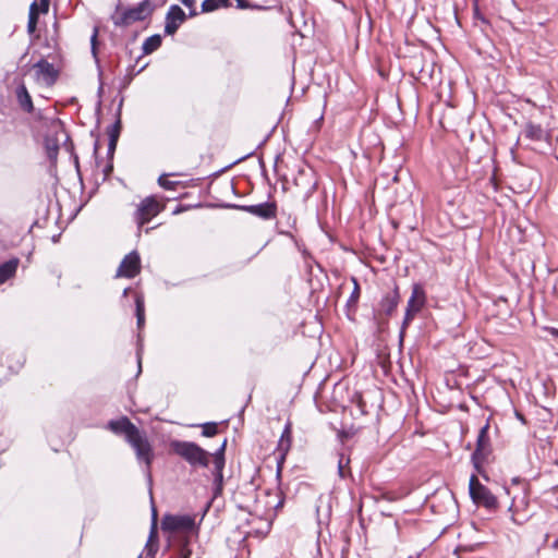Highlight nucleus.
<instances>
[{"label": "nucleus", "mask_w": 558, "mask_h": 558, "mask_svg": "<svg viewBox=\"0 0 558 558\" xmlns=\"http://www.w3.org/2000/svg\"><path fill=\"white\" fill-rule=\"evenodd\" d=\"M34 69L38 77L47 85H52L58 78V71L54 69L53 64L45 59H40L35 63Z\"/></svg>", "instance_id": "nucleus-16"}, {"label": "nucleus", "mask_w": 558, "mask_h": 558, "mask_svg": "<svg viewBox=\"0 0 558 558\" xmlns=\"http://www.w3.org/2000/svg\"><path fill=\"white\" fill-rule=\"evenodd\" d=\"M119 135H120V122L118 121L116 124L111 125V128L109 130L108 155L110 156V158H112V156L114 154Z\"/></svg>", "instance_id": "nucleus-20"}, {"label": "nucleus", "mask_w": 558, "mask_h": 558, "mask_svg": "<svg viewBox=\"0 0 558 558\" xmlns=\"http://www.w3.org/2000/svg\"><path fill=\"white\" fill-rule=\"evenodd\" d=\"M352 282L354 284V288H353V291L347 302L348 310H351V308L354 310L356 307V304L359 302L360 294H361V289H360L357 280L355 278H352Z\"/></svg>", "instance_id": "nucleus-25"}, {"label": "nucleus", "mask_w": 558, "mask_h": 558, "mask_svg": "<svg viewBox=\"0 0 558 558\" xmlns=\"http://www.w3.org/2000/svg\"><path fill=\"white\" fill-rule=\"evenodd\" d=\"M170 449L193 468H207L210 457H213L208 451L192 441L172 440Z\"/></svg>", "instance_id": "nucleus-1"}, {"label": "nucleus", "mask_w": 558, "mask_h": 558, "mask_svg": "<svg viewBox=\"0 0 558 558\" xmlns=\"http://www.w3.org/2000/svg\"><path fill=\"white\" fill-rule=\"evenodd\" d=\"M185 20L186 15L184 11L177 4L171 5L166 14L165 33L167 35L175 34Z\"/></svg>", "instance_id": "nucleus-12"}, {"label": "nucleus", "mask_w": 558, "mask_h": 558, "mask_svg": "<svg viewBox=\"0 0 558 558\" xmlns=\"http://www.w3.org/2000/svg\"><path fill=\"white\" fill-rule=\"evenodd\" d=\"M168 174H161L158 178V184L165 190H175L177 185H179V182L171 181L168 179Z\"/></svg>", "instance_id": "nucleus-28"}, {"label": "nucleus", "mask_w": 558, "mask_h": 558, "mask_svg": "<svg viewBox=\"0 0 558 558\" xmlns=\"http://www.w3.org/2000/svg\"><path fill=\"white\" fill-rule=\"evenodd\" d=\"M153 11L154 8L149 0H143L133 8L123 9L121 5H118L111 20L116 26L128 27L135 22L144 21Z\"/></svg>", "instance_id": "nucleus-2"}, {"label": "nucleus", "mask_w": 558, "mask_h": 558, "mask_svg": "<svg viewBox=\"0 0 558 558\" xmlns=\"http://www.w3.org/2000/svg\"><path fill=\"white\" fill-rule=\"evenodd\" d=\"M98 28L95 27L93 35L90 37V46H92V53L96 58L97 57V44H98Z\"/></svg>", "instance_id": "nucleus-30"}, {"label": "nucleus", "mask_w": 558, "mask_h": 558, "mask_svg": "<svg viewBox=\"0 0 558 558\" xmlns=\"http://www.w3.org/2000/svg\"><path fill=\"white\" fill-rule=\"evenodd\" d=\"M156 520H157V514H156V510L154 509L153 510V526H151V531H150V535H149L148 542L146 544V548L148 550V555H151V556H154L155 553L157 551V546L151 545L153 539L157 537Z\"/></svg>", "instance_id": "nucleus-24"}, {"label": "nucleus", "mask_w": 558, "mask_h": 558, "mask_svg": "<svg viewBox=\"0 0 558 558\" xmlns=\"http://www.w3.org/2000/svg\"><path fill=\"white\" fill-rule=\"evenodd\" d=\"M349 463L350 458L345 457L343 453H340L338 460V473L341 478H345L350 474V470L347 471Z\"/></svg>", "instance_id": "nucleus-26"}, {"label": "nucleus", "mask_w": 558, "mask_h": 558, "mask_svg": "<svg viewBox=\"0 0 558 558\" xmlns=\"http://www.w3.org/2000/svg\"><path fill=\"white\" fill-rule=\"evenodd\" d=\"M288 183H289V182H288V181H286V182L282 184V190H283L284 192L289 191Z\"/></svg>", "instance_id": "nucleus-38"}, {"label": "nucleus", "mask_w": 558, "mask_h": 558, "mask_svg": "<svg viewBox=\"0 0 558 558\" xmlns=\"http://www.w3.org/2000/svg\"><path fill=\"white\" fill-rule=\"evenodd\" d=\"M524 135L532 141H541L543 138L544 131L541 125L529 122L525 124Z\"/></svg>", "instance_id": "nucleus-21"}, {"label": "nucleus", "mask_w": 558, "mask_h": 558, "mask_svg": "<svg viewBox=\"0 0 558 558\" xmlns=\"http://www.w3.org/2000/svg\"><path fill=\"white\" fill-rule=\"evenodd\" d=\"M161 41L162 40H161L160 35H153V36L146 38V40L143 44L144 53L149 54V53L154 52L155 50H157L161 46Z\"/></svg>", "instance_id": "nucleus-22"}, {"label": "nucleus", "mask_w": 558, "mask_h": 558, "mask_svg": "<svg viewBox=\"0 0 558 558\" xmlns=\"http://www.w3.org/2000/svg\"><path fill=\"white\" fill-rule=\"evenodd\" d=\"M291 424L288 423L281 434L277 451L279 452V459L277 463V478L280 480L281 472H282V465L286 459V456L291 447Z\"/></svg>", "instance_id": "nucleus-14"}, {"label": "nucleus", "mask_w": 558, "mask_h": 558, "mask_svg": "<svg viewBox=\"0 0 558 558\" xmlns=\"http://www.w3.org/2000/svg\"><path fill=\"white\" fill-rule=\"evenodd\" d=\"M49 2L50 0H40L39 3H38V9L40 10L41 13H47L48 10H49Z\"/></svg>", "instance_id": "nucleus-34"}, {"label": "nucleus", "mask_w": 558, "mask_h": 558, "mask_svg": "<svg viewBox=\"0 0 558 558\" xmlns=\"http://www.w3.org/2000/svg\"><path fill=\"white\" fill-rule=\"evenodd\" d=\"M130 290H131L130 288H125L123 291V296H126L129 294Z\"/></svg>", "instance_id": "nucleus-39"}, {"label": "nucleus", "mask_w": 558, "mask_h": 558, "mask_svg": "<svg viewBox=\"0 0 558 558\" xmlns=\"http://www.w3.org/2000/svg\"><path fill=\"white\" fill-rule=\"evenodd\" d=\"M316 184L315 174L311 168L299 169L293 179V185L299 190L295 196L308 198L315 192Z\"/></svg>", "instance_id": "nucleus-6"}, {"label": "nucleus", "mask_w": 558, "mask_h": 558, "mask_svg": "<svg viewBox=\"0 0 558 558\" xmlns=\"http://www.w3.org/2000/svg\"><path fill=\"white\" fill-rule=\"evenodd\" d=\"M227 446V439L223 440L221 447L213 454L214 459V486H215V496H218L222 492L223 485V468H225V450Z\"/></svg>", "instance_id": "nucleus-11"}, {"label": "nucleus", "mask_w": 558, "mask_h": 558, "mask_svg": "<svg viewBox=\"0 0 558 558\" xmlns=\"http://www.w3.org/2000/svg\"><path fill=\"white\" fill-rule=\"evenodd\" d=\"M489 425H484L477 435L476 448L472 454L474 466L480 470L481 464L487 459L490 453V440L488 436Z\"/></svg>", "instance_id": "nucleus-8"}, {"label": "nucleus", "mask_w": 558, "mask_h": 558, "mask_svg": "<svg viewBox=\"0 0 558 558\" xmlns=\"http://www.w3.org/2000/svg\"><path fill=\"white\" fill-rule=\"evenodd\" d=\"M37 22H38L37 16H28L27 32L29 34H33L36 31Z\"/></svg>", "instance_id": "nucleus-31"}, {"label": "nucleus", "mask_w": 558, "mask_h": 558, "mask_svg": "<svg viewBox=\"0 0 558 558\" xmlns=\"http://www.w3.org/2000/svg\"><path fill=\"white\" fill-rule=\"evenodd\" d=\"M218 433V424L217 423H205L202 425V434L205 437H213Z\"/></svg>", "instance_id": "nucleus-29"}, {"label": "nucleus", "mask_w": 558, "mask_h": 558, "mask_svg": "<svg viewBox=\"0 0 558 558\" xmlns=\"http://www.w3.org/2000/svg\"><path fill=\"white\" fill-rule=\"evenodd\" d=\"M141 271V257L136 251L124 256L120 263L116 278H134Z\"/></svg>", "instance_id": "nucleus-10"}, {"label": "nucleus", "mask_w": 558, "mask_h": 558, "mask_svg": "<svg viewBox=\"0 0 558 558\" xmlns=\"http://www.w3.org/2000/svg\"><path fill=\"white\" fill-rule=\"evenodd\" d=\"M399 300H400V295H399V290H398V287H395V289L387 293L379 306H380V312H383L385 315L387 316H390L397 308L398 304H399Z\"/></svg>", "instance_id": "nucleus-17"}, {"label": "nucleus", "mask_w": 558, "mask_h": 558, "mask_svg": "<svg viewBox=\"0 0 558 558\" xmlns=\"http://www.w3.org/2000/svg\"><path fill=\"white\" fill-rule=\"evenodd\" d=\"M474 16L477 17V19H481L483 22H486L485 19L481 16V14H480L477 9H475Z\"/></svg>", "instance_id": "nucleus-37"}, {"label": "nucleus", "mask_w": 558, "mask_h": 558, "mask_svg": "<svg viewBox=\"0 0 558 558\" xmlns=\"http://www.w3.org/2000/svg\"><path fill=\"white\" fill-rule=\"evenodd\" d=\"M357 407L359 409L361 410V412L364 414L366 413V410H365V402L363 401L362 397L359 396L357 397Z\"/></svg>", "instance_id": "nucleus-35"}, {"label": "nucleus", "mask_w": 558, "mask_h": 558, "mask_svg": "<svg viewBox=\"0 0 558 558\" xmlns=\"http://www.w3.org/2000/svg\"><path fill=\"white\" fill-rule=\"evenodd\" d=\"M15 94L20 108L27 113H32L34 111V105L26 86L24 84L17 86Z\"/></svg>", "instance_id": "nucleus-18"}, {"label": "nucleus", "mask_w": 558, "mask_h": 558, "mask_svg": "<svg viewBox=\"0 0 558 558\" xmlns=\"http://www.w3.org/2000/svg\"><path fill=\"white\" fill-rule=\"evenodd\" d=\"M161 526L165 531L170 532H182L186 535L196 534L195 519L194 517L184 515H165L161 521Z\"/></svg>", "instance_id": "nucleus-5"}, {"label": "nucleus", "mask_w": 558, "mask_h": 558, "mask_svg": "<svg viewBox=\"0 0 558 558\" xmlns=\"http://www.w3.org/2000/svg\"><path fill=\"white\" fill-rule=\"evenodd\" d=\"M409 558H418V557H413V556H410Z\"/></svg>", "instance_id": "nucleus-40"}, {"label": "nucleus", "mask_w": 558, "mask_h": 558, "mask_svg": "<svg viewBox=\"0 0 558 558\" xmlns=\"http://www.w3.org/2000/svg\"><path fill=\"white\" fill-rule=\"evenodd\" d=\"M138 558H142V556H140Z\"/></svg>", "instance_id": "nucleus-41"}, {"label": "nucleus", "mask_w": 558, "mask_h": 558, "mask_svg": "<svg viewBox=\"0 0 558 558\" xmlns=\"http://www.w3.org/2000/svg\"><path fill=\"white\" fill-rule=\"evenodd\" d=\"M135 305H136L137 325L141 328L144 325V322H145L144 301H143L142 296H140V295L136 296Z\"/></svg>", "instance_id": "nucleus-27"}, {"label": "nucleus", "mask_w": 558, "mask_h": 558, "mask_svg": "<svg viewBox=\"0 0 558 558\" xmlns=\"http://www.w3.org/2000/svg\"><path fill=\"white\" fill-rule=\"evenodd\" d=\"M110 430L116 434H123L129 441L140 430L126 416L120 420L110 421L108 424Z\"/></svg>", "instance_id": "nucleus-15"}, {"label": "nucleus", "mask_w": 558, "mask_h": 558, "mask_svg": "<svg viewBox=\"0 0 558 558\" xmlns=\"http://www.w3.org/2000/svg\"><path fill=\"white\" fill-rule=\"evenodd\" d=\"M425 304L424 290L415 284L412 289L411 298L408 301V306L402 323V329H404L413 320L414 316L422 310Z\"/></svg>", "instance_id": "nucleus-9"}, {"label": "nucleus", "mask_w": 558, "mask_h": 558, "mask_svg": "<svg viewBox=\"0 0 558 558\" xmlns=\"http://www.w3.org/2000/svg\"><path fill=\"white\" fill-rule=\"evenodd\" d=\"M40 10L38 9V3L36 1H34L31 7H29V13H28V16H37L39 15Z\"/></svg>", "instance_id": "nucleus-32"}, {"label": "nucleus", "mask_w": 558, "mask_h": 558, "mask_svg": "<svg viewBox=\"0 0 558 558\" xmlns=\"http://www.w3.org/2000/svg\"><path fill=\"white\" fill-rule=\"evenodd\" d=\"M236 1V8L241 10L245 9H253L254 5L250 4L246 0H235Z\"/></svg>", "instance_id": "nucleus-33"}, {"label": "nucleus", "mask_w": 558, "mask_h": 558, "mask_svg": "<svg viewBox=\"0 0 558 558\" xmlns=\"http://www.w3.org/2000/svg\"><path fill=\"white\" fill-rule=\"evenodd\" d=\"M469 488L470 496L475 504L482 505L487 509L497 508V498L492 494V492L486 486L480 483L475 474H473L470 478Z\"/></svg>", "instance_id": "nucleus-4"}, {"label": "nucleus", "mask_w": 558, "mask_h": 558, "mask_svg": "<svg viewBox=\"0 0 558 558\" xmlns=\"http://www.w3.org/2000/svg\"><path fill=\"white\" fill-rule=\"evenodd\" d=\"M163 206L154 197L148 196L144 198L135 213V219L138 227H143L145 223L149 222L154 217H156L161 210Z\"/></svg>", "instance_id": "nucleus-7"}, {"label": "nucleus", "mask_w": 558, "mask_h": 558, "mask_svg": "<svg viewBox=\"0 0 558 558\" xmlns=\"http://www.w3.org/2000/svg\"><path fill=\"white\" fill-rule=\"evenodd\" d=\"M113 170V166L110 163V165H107L104 169V173H105V178H107Z\"/></svg>", "instance_id": "nucleus-36"}, {"label": "nucleus", "mask_w": 558, "mask_h": 558, "mask_svg": "<svg viewBox=\"0 0 558 558\" xmlns=\"http://www.w3.org/2000/svg\"><path fill=\"white\" fill-rule=\"evenodd\" d=\"M230 5L229 0H204L202 2V12H213L220 7L228 8Z\"/></svg>", "instance_id": "nucleus-23"}, {"label": "nucleus", "mask_w": 558, "mask_h": 558, "mask_svg": "<svg viewBox=\"0 0 558 558\" xmlns=\"http://www.w3.org/2000/svg\"><path fill=\"white\" fill-rule=\"evenodd\" d=\"M128 442L134 449L137 460L145 463L146 473L150 476V466L155 454L146 435L138 430Z\"/></svg>", "instance_id": "nucleus-3"}, {"label": "nucleus", "mask_w": 558, "mask_h": 558, "mask_svg": "<svg viewBox=\"0 0 558 558\" xmlns=\"http://www.w3.org/2000/svg\"><path fill=\"white\" fill-rule=\"evenodd\" d=\"M19 259L12 258L0 265V284L12 278L17 269Z\"/></svg>", "instance_id": "nucleus-19"}, {"label": "nucleus", "mask_w": 558, "mask_h": 558, "mask_svg": "<svg viewBox=\"0 0 558 558\" xmlns=\"http://www.w3.org/2000/svg\"><path fill=\"white\" fill-rule=\"evenodd\" d=\"M238 208L265 220L272 219L277 215V205L274 202L257 205H242L238 206Z\"/></svg>", "instance_id": "nucleus-13"}]
</instances>
